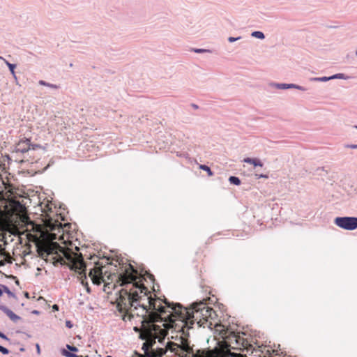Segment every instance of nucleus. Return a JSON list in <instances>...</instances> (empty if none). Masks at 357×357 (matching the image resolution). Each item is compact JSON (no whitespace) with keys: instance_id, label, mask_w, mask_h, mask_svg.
Returning <instances> with one entry per match:
<instances>
[{"instance_id":"obj_31","label":"nucleus","mask_w":357,"mask_h":357,"mask_svg":"<svg viewBox=\"0 0 357 357\" xmlns=\"http://www.w3.org/2000/svg\"><path fill=\"white\" fill-rule=\"evenodd\" d=\"M39 84H41V85H44V86H47L48 84H47L45 82L43 81V80H40L39 82Z\"/></svg>"},{"instance_id":"obj_22","label":"nucleus","mask_w":357,"mask_h":357,"mask_svg":"<svg viewBox=\"0 0 357 357\" xmlns=\"http://www.w3.org/2000/svg\"><path fill=\"white\" fill-rule=\"evenodd\" d=\"M336 77V76H333V77H319V78H316L315 79L316 80H319V81H321V82H326V81H328L331 79H333V78H335Z\"/></svg>"},{"instance_id":"obj_14","label":"nucleus","mask_w":357,"mask_h":357,"mask_svg":"<svg viewBox=\"0 0 357 357\" xmlns=\"http://www.w3.org/2000/svg\"><path fill=\"white\" fill-rule=\"evenodd\" d=\"M61 354L66 357H82V356H79L73 353L70 352L66 349H62Z\"/></svg>"},{"instance_id":"obj_34","label":"nucleus","mask_w":357,"mask_h":357,"mask_svg":"<svg viewBox=\"0 0 357 357\" xmlns=\"http://www.w3.org/2000/svg\"><path fill=\"white\" fill-rule=\"evenodd\" d=\"M192 107L194 108V109H198V105H195V104H192Z\"/></svg>"},{"instance_id":"obj_28","label":"nucleus","mask_w":357,"mask_h":357,"mask_svg":"<svg viewBox=\"0 0 357 357\" xmlns=\"http://www.w3.org/2000/svg\"><path fill=\"white\" fill-rule=\"evenodd\" d=\"M0 337L4 339V340H9V339L7 337L6 335H5L3 333H2L1 332H0Z\"/></svg>"},{"instance_id":"obj_20","label":"nucleus","mask_w":357,"mask_h":357,"mask_svg":"<svg viewBox=\"0 0 357 357\" xmlns=\"http://www.w3.org/2000/svg\"><path fill=\"white\" fill-rule=\"evenodd\" d=\"M66 349L73 352L78 351V349L76 347L71 346L70 344H66Z\"/></svg>"},{"instance_id":"obj_32","label":"nucleus","mask_w":357,"mask_h":357,"mask_svg":"<svg viewBox=\"0 0 357 357\" xmlns=\"http://www.w3.org/2000/svg\"><path fill=\"white\" fill-rule=\"evenodd\" d=\"M5 265V260L0 261V266H3Z\"/></svg>"},{"instance_id":"obj_36","label":"nucleus","mask_w":357,"mask_h":357,"mask_svg":"<svg viewBox=\"0 0 357 357\" xmlns=\"http://www.w3.org/2000/svg\"><path fill=\"white\" fill-rule=\"evenodd\" d=\"M2 294H3V291L1 289H0V296L2 295Z\"/></svg>"},{"instance_id":"obj_6","label":"nucleus","mask_w":357,"mask_h":357,"mask_svg":"<svg viewBox=\"0 0 357 357\" xmlns=\"http://www.w3.org/2000/svg\"><path fill=\"white\" fill-rule=\"evenodd\" d=\"M224 344L223 347L215 349H221L225 352L231 353V349L243 350L246 347L248 342L238 334L232 333L227 337Z\"/></svg>"},{"instance_id":"obj_30","label":"nucleus","mask_w":357,"mask_h":357,"mask_svg":"<svg viewBox=\"0 0 357 357\" xmlns=\"http://www.w3.org/2000/svg\"><path fill=\"white\" fill-rule=\"evenodd\" d=\"M347 147L351 148V149H357V144L356 145H347Z\"/></svg>"},{"instance_id":"obj_5","label":"nucleus","mask_w":357,"mask_h":357,"mask_svg":"<svg viewBox=\"0 0 357 357\" xmlns=\"http://www.w3.org/2000/svg\"><path fill=\"white\" fill-rule=\"evenodd\" d=\"M191 319L197 321L199 326L211 328L212 320L216 316L215 311L204 303H195L192 308H188Z\"/></svg>"},{"instance_id":"obj_29","label":"nucleus","mask_w":357,"mask_h":357,"mask_svg":"<svg viewBox=\"0 0 357 357\" xmlns=\"http://www.w3.org/2000/svg\"><path fill=\"white\" fill-rule=\"evenodd\" d=\"M206 50H204V49H197V50H195V52H197V53L204 52H206Z\"/></svg>"},{"instance_id":"obj_2","label":"nucleus","mask_w":357,"mask_h":357,"mask_svg":"<svg viewBox=\"0 0 357 357\" xmlns=\"http://www.w3.org/2000/svg\"><path fill=\"white\" fill-rule=\"evenodd\" d=\"M6 211L10 216L15 215L25 225H31L32 229L40 234V236L37 235H28L29 239L36 243L37 246V252L40 257L43 259L47 257L50 255L63 253L64 257L68 261V264L71 268L80 275L79 280L82 284L87 285L86 271L88 265L83 260L82 255L72 252L70 249H65L61 247L57 243L54 242H43L40 238L43 237L45 232L42 230V227L39 225H35L32 222L27 214L26 208L24 205L22 204L19 201L12 200L6 206Z\"/></svg>"},{"instance_id":"obj_37","label":"nucleus","mask_w":357,"mask_h":357,"mask_svg":"<svg viewBox=\"0 0 357 357\" xmlns=\"http://www.w3.org/2000/svg\"><path fill=\"white\" fill-rule=\"evenodd\" d=\"M39 349H39V346H38V345H37V350H38V351H39Z\"/></svg>"},{"instance_id":"obj_15","label":"nucleus","mask_w":357,"mask_h":357,"mask_svg":"<svg viewBox=\"0 0 357 357\" xmlns=\"http://www.w3.org/2000/svg\"><path fill=\"white\" fill-rule=\"evenodd\" d=\"M199 169L206 171L208 173V175L209 176H211L213 174V172H211V169L205 165H200Z\"/></svg>"},{"instance_id":"obj_25","label":"nucleus","mask_w":357,"mask_h":357,"mask_svg":"<svg viewBox=\"0 0 357 357\" xmlns=\"http://www.w3.org/2000/svg\"><path fill=\"white\" fill-rule=\"evenodd\" d=\"M255 176L257 178H268V176L267 175H265V174H256Z\"/></svg>"},{"instance_id":"obj_7","label":"nucleus","mask_w":357,"mask_h":357,"mask_svg":"<svg viewBox=\"0 0 357 357\" xmlns=\"http://www.w3.org/2000/svg\"><path fill=\"white\" fill-rule=\"evenodd\" d=\"M179 343H175L172 342H169L167 344V349L172 352H174L176 354L181 355L179 351L185 352L187 354H192V356L195 357V355L197 354L193 353L192 348L190 346L188 339L186 337H179ZM197 350L196 352H197Z\"/></svg>"},{"instance_id":"obj_10","label":"nucleus","mask_w":357,"mask_h":357,"mask_svg":"<svg viewBox=\"0 0 357 357\" xmlns=\"http://www.w3.org/2000/svg\"><path fill=\"white\" fill-rule=\"evenodd\" d=\"M35 147L40 148L39 146H32L31 144L30 140L28 139L20 140L16 145L15 149L16 151L24 153V152H30L31 151L35 150Z\"/></svg>"},{"instance_id":"obj_9","label":"nucleus","mask_w":357,"mask_h":357,"mask_svg":"<svg viewBox=\"0 0 357 357\" xmlns=\"http://www.w3.org/2000/svg\"><path fill=\"white\" fill-rule=\"evenodd\" d=\"M334 222L337 226L346 230L357 228V218L355 217H337Z\"/></svg>"},{"instance_id":"obj_18","label":"nucleus","mask_w":357,"mask_h":357,"mask_svg":"<svg viewBox=\"0 0 357 357\" xmlns=\"http://www.w3.org/2000/svg\"><path fill=\"white\" fill-rule=\"evenodd\" d=\"M252 36L254 37H256L259 39H264V34L261 31H254L252 33Z\"/></svg>"},{"instance_id":"obj_33","label":"nucleus","mask_w":357,"mask_h":357,"mask_svg":"<svg viewBox=\"0 0 357 357\" xmlns=\"http://www.w3.org/2000/svg\"><path fill=\"white\" fill-rule=\"evenodd\" d=\"M47 86H50V87H52V88H55V89L57 88L56 86L53 85V84H48Z\"/></svg>"},{"instance_id":"obj_13","label":"nucleus","mask_w":357,"mask_h":357,"mask_svg":"<svg viewBox=\"0 0 357 357\" xmlns=\"http://www.w3.org/2000/svg\"><path fill=\"white\" fill-rule=\"evenodd\" d=\"M243 162L249 164H252L254 166H259L263 167V163L260 161V160L257 158H244Z\"/></svg>"},{"instance_id":"obj_19","label":"nucleus","mask_w":357,"mask_h":357,"mask_svg":"<svg viewBox=\"0 0 357 357\" xmlns=\"http://www.w3.org/2000/svg\"><path fill=\"white\" fill-rule=\"evenodd\" d=\"M152 327H153V332H152L151 331H149V335L151 336V337H156V334H157V329H156V326L155 324H153L152 325Z\"/></svg>"},{"instance_id":"obj_35","label":"nucleus","mask_w":357,"mask_h":357,"mask_svg":"<svg viewBox=\"0 0 357 357\" xmlns=\"http://www.w3.org/2000/svg\"><path fill=\"white\" fill-rule=\"evenodd\" d=\"M53 308H54V310H58V306H57L56 305H54Z\"/></svg>"},{"instance_id":"obj_16","label":"nucleus","mask_w":357,"mask_h":357,"mask_svg":"<svg viewBox=\"0 0 357 357\" xmlns=\"http://www.w3.org/2000/svg\"><path fill=\"white\" fill-rule=\"evenodd\" d=\"M2 291H3V292L6 293L10 297H14L15 296L14 294L12 291H10V289H8V287H6L5 285L2 286Z\"/></svg>"},{"instance_id":"obj_8","label":"nucleus","mask_w":357,"mask_h":357,"mask_svg":"<svg viewBox=\"0 0 357 357\" xmlns=\"http://www.w3.org/2000/svg\"><path fill=\"white\" fill-rule=\"evenodd\" d=\"M195 357H246L241 354L225 352L221 349L198 351Z\"/></svg>"},{"instance_id":"obj_24","label":"nucleus","mask_w":357,"mask_h":357,"mask_svg":"<svg viewBox=\"0 0 357 357\" xmlns=\"http://www.w3.org/2000/svg\"><path fill=\"white\" fill-rule=\"evenodd\" d=\"M240 39V37H238V38H234V37H229L228 38V40L230 42V43H232V42H234L237 40Z\"/></svg>"},{"instance_id":"obj_3","label":"nucleus","mask_w":357,"mask_h":357,"mask_svg":"<svg viewBox=\"0 0 357 357\" xmlns=\"http://www.w3.org/2000/svg\"><path fill=\"white\" fill-rule=\"evenodd\" d=\"M148 305L142 302L143 312L149 314V321L151 323L158 321L159 319L164 320V326L166 329H173L175 332L181 333L179 337H186L188 338V331L194 324V320L191 319L188 308H183L179 303L174 304L164 300L146 298Z\"/></svg>"},{"instance_id":"obj_4","label":"nucleus","mask_w":357,"mask_h":357,"mask_svg":"<svg viewBox=\"0 0 357 357\" xmlns=\"http://www.w3.org/2000/svg\"><path fill=\"white\" fill-rule=\"evenodd\" d=\"M52 203H42L40 206L42 209L43 218L44 226L47 232L50 233V238L51 241L59 239L64 240V231H66L67 228H70V225L69 223L62 224L59 221L58 219H54L52 213Z\"/></svg>"},{"instance_id":"obj_27","label":"nucleus","mask_w":357,"mask_h":357,"mask_svg":"<svg viewBox=\"0 0 357 357\" xmlns=\"http://www.w3.org/2000/svg\"><path fill=\"white\" fill-rule=\"evenodd\" d=\"M160 333L161 336H162L163 337L167 335L166 331L162 330V329L160 330Z\"/></svg>"},{"instance_id":"obj_11","label":"nucleus","mask_w":357,"mask_h":357,"mask_svg":"<svg viewBox=\"0 0 357 357\" xmlns=\"http://www.w3.org/2000/svg\"><path fill=\"white\" fill-rule=\"evenodd\" d=\"M150 347L151 344L148 342H144L142 347V349H144L145 354L148 357H161L164 354L162 349H160V351L157 352L149 351V349Z\"/></svg>"},{"instance_id":"obj_1","label":"nucleus","mask_w":357,"mask_h":357,"mask_svg":"<svg viewBox=\"0 0 357 357\" xmlns=\"http://www.w3.org/2000/svg\"><path fill=\"white\" fill-rule=\"evenodd\" d=\"M94 266L89 269V276L91 278L93 284H100L104 282L105 285L113 284V288L120 286L122 289L119 291V297L116 299V307L122 314V319L125 321H130L135 315L139 316L135 310L138 307L143 309L142 302L148 305L146 298L161 300L154 297L148 288L144 286L143 280L146 278H149L153 284L155 281L154 275L145 271L144 274H138V271L134 267L128 264L120 268L117 273L109 274L106 277L107 271L103 273V269L106 267L101 265L99 261H94Z\"/></svg>"},{"instance_id":"obj_23","label":"nucleus","mask_w":357,"mask_h":357,"mask_svg":"<svg viewBox=\"0 0 357 357\" xmlns=\"http://www.w3.org/2000/svg\"><path fill=\"white\" fill-rule=\"evenodd\" d=\"M0 351L3 354H8L9 353L8 349L0 345Z\"/></svg>"},{"instance_id":"obj_38","label":"nucleus","mask_w":357,"mask_h":357,"mask_svg":"<svg viewBox=\"0 0 357 357\" xmlns=\"http://www.w3.org/2000/svg\"><path fill=\"white\" fill-rule=\"evenodd\" d=\"M106 357H112V356H107Z\"/></svg>"},{"instance_id":"obj_39","label":"nucleus","mask_w":357,"mask_h":357,"mask_svg":"<svg viewBox=\"0 0 357 357\" xmlns=\"http://www.w3.org/2000/svg\"><path fill=\"white\" fill-rule=\"evenodd\" d=\"M356 128H357V126H356Z\"/></svg>"},{"instance_id":"obj_21","label":"nucleus","mask_w":357,"mask_h":357,"mask_svg":"<svg viewBox=\"0 0 357 357\" xmlns=\"http://www.w3.org/2000/svg\"><path fill=\"white\" fill-rule=\"evenodd\" d=\"M7 65L11 72V73L15 75V64H12V63H10L8 62H7Z\"/></svg>"},{"instance_id":"obj_26","label":"nucleus","mask_w":357,"mask_h":357,"mask_svg":"<svg viewBox=\"0 0 357 357\" xmlns=\"http://www.w3.org/2000/svg\"><path fill=\"white\" fill-rule=\"evenodd\" d=\"M66 326L68 327V328H72L73 327V324L71 323L70 321H66Z\"/></svg>"},{"instance_id":"obj_17","label":"nucleus","mask_w":357,"mask_h":357,"mask_svg":"<svg viewBox=\"0 0 357 357\" xmlns=\"http://www.w3.org/2000/svg\"><path fill=\"white\" fill-rule=\"evenodd\" d=\"M229 180L231 183L235 185H239L241 183L240 179L236 176H230Z\"/></svg>"},{"instance_id":"obj_12","label":"nucleus","mask_w":357,"mask_h":357,"mask_svg":"<svg viewBox=\"0 0 357 357\" xmlns=\"http://www.w3.org/2000/svg\"><path fill=\"white\" fill-rule=\"evenodd\" d=\"M0 309L13 321H17L20 319V317L15 314L12 310L8 307L1 305Z\"/></svg>"}]
</instances>
